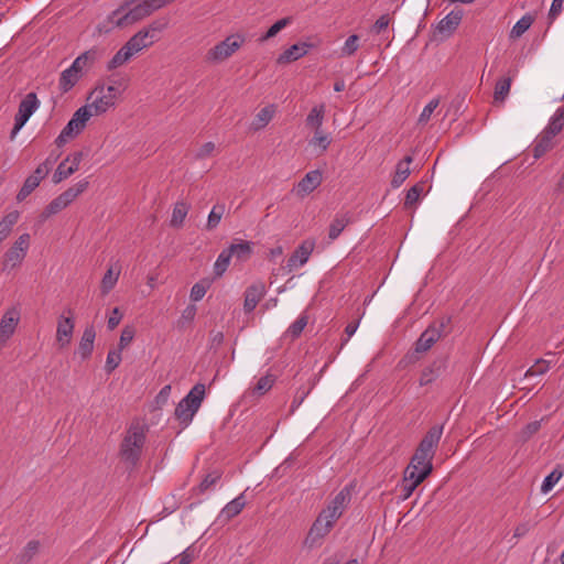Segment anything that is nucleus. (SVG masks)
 <instances>
[{"mask_svg":"<svg viewBox=\"0 0 564 564\" xmlns=\"http://www.w3.org/2000/svg\"><path fill=\"white\" fill-rule=\"evenodd\" d=\"M148 426L139 420L133 421L120 444L119 455L128 466L134 467L140 460L147 440Z\"/></svg>","mask_w":564,"mask_h":564,"instance_id":"obj_1","label":"nucleus"},{"mask_svg":"<svg viewBox=\"0 0 564 564\" xmlns=\"http://www.w3.org/2000/svg\"><path fill=\"white\" fill-rule=\"evenodd\" d=\"M205 397V384L196 383L185 398H183L175 408V416L181 424L187 426L198 409Z\"/></svg>","mask_w":564,"mask_h":564,"instance_id":"obj_2","label":"nucleus"},{"mask_svg":"<svg viewBox=\"0 0 564 564\" xmlns=\"http://www.w3.org/2000/svg\"><path fill=\"white\" fill-rule=\"evenodd\" d=\"M128 6L126 3L121 6L119 9L115 10L110 15V22L119 28L133 24L145 17H149L155 10L152 8V4L149 0H144L133 8L126 10Z\"/></svg>","mask_w":564,"mask_h":564,"instance_id":"obj_3","label":"nucleus"},{"mask_svg":"<svg viewBox=\"0 0 564 564\" xmlns=\"http://www.w3.org/2000/svg\"><path fill=\"white\" fill-rule=\"evenodd\" d=\"M451 317L443 316L432 323L419 337L415 343L414 351L417 354L426 352L443 336L449 332Z\"/></svg>","mask_w":564,"mask_h":564,"instance_id":"obj_4","label":"nucleus"},{"mask_svg":"<svg viewBox=\"0 0 564 564\" xmlns=\"http://www.w3.org/2000/svg\"><path fill=\"white\" fill-rule=\"evenodd\" d=\"M242 34H231L224 41L216 44L206 53V61L209 63H220L232 56L245 43Z\"/></svg>","mask_w":564,"mask_h":564,"instance_id":"obj_5","label":"nucleus"},{"mask_svg":"<svg viewBox=\"0 0 564 564\" xmlns=\"http://www.w3.org/2000/svg\"><path fill=\"white\" fill-rule=\"evenodd\" d=\"M336 521L321 511L306 535L305 544L310 547L321 545L322 540L332 531Z\"/></svg>","mask_w":564,"mask_h":564,"instance_id":"obj_6","label":"nucleus"},{"mask_svg":"<svg viewBox=\"0 0 564 564\" xmlns=\"http://www.w3.org/2000/svg\"><path fill=\"white\" fill-rule=\"evenodd\" d=\"M40 101L35 93H29L20 102L18 113L14 117V126L11 131V139H14L17 133L26 123L33 112L39 108Z\"/></svg>","mask_w":564,"mask_h":564,"instance_id":"obj_7","label":"nucleus"},{"mask_svg":"<svg viewBox=\"0 0 564 564\" xmlns=\"http://www.w3.org/2000/svg\"><path fill=\"white\" fill-rule=\"evenodd\" d=\"M350 500L351 491L350 488L346 486L333 498V500L322 511L328 514L330 519L338 520L343 516L345 509L348 507Z\"/></svg>","mask_w":564,"mask_h":564,"instance_id":"obj_8","label":"nucleus"},{"mask_svg":"<svg viewBox=\"0 0 564 564\" xmlns=\"http://www.w3.org/2000/svg\"><path fill=\"white\" fill-rule=\"evenodd\" d=\"M432 460L433 457L431 455L416 448L405 469L426 478L433 470Z\"/></svg>","mask_w":564,"mask_h":564,"instance_id":"obj_9","label":"nucleus"},{"mask_svg":"<svg viewBox=\"0 0 564 564\" xmlns=\"http://www.w3.org/2000/svg\"><path fill=\"white\" fill-rule=\"evenodd\" d=\"M323 181V175L319 170L307 172L304 177L294 187V192L300 197H305L316 189Z\"/></svg>","mask_w":564,"mask_h":564,"instance_id":"obj_10","label":"nucleus"},{"mask_svg":"<svg viewBox=\"0 0 564 564\" xmlns=\"http://www.w3.org/2000/svg\"><path fill=\"white\" fill-rule=\"evenodd\" d=\"M88 100H91V105L95 109V115L105 113L109 108L116 105V101L111 96L104 93V84H98L90 93Z\"/></svg>","mask_w":564,"mask_h":564,"instance_id":"obj_11","label":"nucleus"},{"mask_svg":"<svg viewBox=\"0 0 564 564\" xmlns=\"http://www.w3.org/2000/svg\"><path fill=\"white\" fill-rule=\"evenodd\" d=\"M46 176V166H37L35 171L24 181L21 189L17 195V199L19 202L24 200L40 185L41 181Z\"/></svg>","mask_w":564,"mask_h":564,"instance_id":"obj_12","label":"nucleus"},{"mask_svg":"<svg viewBox=\"0 0 564 564\" xmlns=\"http://www.w3.org/2000/svg\"><path fill=\"white\" fill-rule=\"evenodd\" d=\"M313 249L314 242L303 241L288 259L286 268L289 272H292L294 269L305 264L313 252Z\"/></svg>","mask_w":564,"mask_h":564,"instance_id":"obj_13","label":"nucleus"},{"mask_svg":"<svg viewBox=\"0 0 564 564\" xmlns=\"http://www.w3.org/2000/svg\"><path fill=\"white\" fill-rule=\"evenodd\" d=\"M265 295V285L263 282H256L248 286L245 291L243 310L246 313H251L258 303Z\"/></svg>","mask_w":564,"mask_h":564,"instance_id":"obj_14","label":"nucleus"},{"mask_svg":"<svg viewBox=\"0 0 564 564\" xmlns=\"http://www.w3.org/2000/svg\"><path fill=\"white\" fill-rule=\"evenodd\" d=\"M443 434V425L432 426L421 440L417 449L434 457L437 445Z\"/></svg>","mask_w":564,"mask_h":564,"instance_id":"obj_15","label":"nucleus"},{"mask_svg":"<svg viewBox=\"0 0 564 564\" xmlns=\"http://www.w3.org/2000/svg\"><path fill=\"white\" fill-rule=\"evenodd\" d=\"M155 42V34H150V31L140 30L131 36L124 44L132 55L141 52L143 48L151 46Z\"/></svg>","mask_w":564,"mask_h":564,"instance_id":"obj_16","label":"nucleus"},{"mask_svg":"<svg viewBox=\"0 0 564 564\" xmlns=\"http://www.w3.org/2000/svg\"><path fill=\"white\" fill-rule=\"evenodd\" d=\"M354 215L349 210L338 212L329 225L328 238L335 240L339 237L343 230L351 223H354Z\"/></svg>","mask_w":564,"mask_h":564,"instance_id":"obj_17","label":"nucleus"},{"mask_svg":"<svg viewBox=\"0 0 564 564\" xmlns=\"http://www.w3.org/2000/svg\"><path fill=\"white\" fill-rule=\"evenodd\" d=\"M445 359H435L432 364L422 370L420 377V386L424 387L434 382L445 371Z\"/></svg>","mask_w":564,"mask_h":564,"instance_id":"obj_18","label":"nucleus"},{"mask_svg":"<svg viewBox=\"0 0 564 564\" xmlns=\"http://www.w3.org/2000/svg\"><path fill=\"white\" fill-rule=\"evenodd\" d=\"M312 47L313 44L306 42L293 44L279 55L276 62L278 64H289L291 62L297 61L299 58L306 55Z\"/></svg>","mask_w":564,"mask_h":564,"instance_id":"obj_19","label":"nucleus"},{"mask_svg":"<svg viewBox=\"0 0 564 564\" xmlns=\"http://www.w3.org/2000/svg\"><path fill=\"white\" fill-rule=\"evenodd\" d=\"M100 56L101 53L98 48H90L76 57L70 66L75 67L78 74L83 76L86 70L94 66Z\"/></svg>","mask_w":564,"mask_h":564,"instance_id":"obj_20","label":"nucleus"},{"mask_svg":"<svg viewBox=\"0 0 564 564\" xmlns=\"http://www.w3.org/2000/svg\"><path fill=\"white\" fill-rule=\"evenodd\" d=\"M74 321L70 317H59L56 329V341L59 348H64L69 345L74 332Z\"/></svg>","mask_w":564,"mask_h":564,"instance_id":"obj_21","label":"nucleus"},{"mask_svg":"<svg viewBox=\"0 0 564 564\" xmlns=\"http://www.w3.org/2000/svg\"><path fill=\"white\" fill-rule=\"evenodd\" d=\"M425 479V477L414 474L413 471L404 470L403 479L400 485L401 499L406 500L411 497L416 487Z\"/></svg>","mask_w":564,"mask_h":564,"instance_id":"obj_22","label":"nucleus"},{"mask_svg":"<svg viewBox=\"0 0 564 564\" xmlns=\"http://www.w3.org/2000/svg\"><path fill=\"white\" fill-rule=\"evenodd\" d=\"M18 322L19 315L17 311L11 310L3 314L0 321V340L2 343L7 341L14 334Z\"/></svg>","mask_w":564,"mask_h":564,"instance_id":"obj_23","label":"nucleus"},{"mask_svg":"<svg viewBox=\"0 0 564 564\" xmlns=\"http://www.w3.org/2000/svg\"><path fill=\"white\" fill-rule=\"evenodd\" d=\"M246 506L245 494H240L238 497L228 502L220 511L218 519L229 521L230 519L238 516Z\"/></svg>","mask_w":564,"mask_h":564,"instance_id":"obj_24","label":"nucleus"},{"mask_svg":"<svg viewBox=\"0 0 564 564\" xmlns=\"http://www.w3.org/2000/svg\"><path fill=\"white\" fill-rule=\"evenodd\" d=\"M463 18V12L451 11L445 18H443L437 24V31L441 34L451 35L459 25Z\"/></svg>","mask_w":564,"mask_h":564,"instance_id":"obj_25","label":"nucleus"},{"mask_svg":"<svg viewBox=\"0 0 564 564\" xmlns=\"http://www.w3.org/2000/svg\"><path fill=\"white\" fill-rule=\"evenodd\" d=\"M96 338V332L93 325L87 326L84 329L83 336L79 341L78 352L83 359H87L94 349V341Z\"/></svg>","mask_w":564,"mask_h":564,"instance_id":"obj_26","label":"nucleus"},{"mask_svg":"<svg viewBox=\"0 0 564 564\" xmlns=\"http://www.w3.org/2000/svg\"><path fill=\"white\" fill-rule=\"evenodd\" d=\"M413 162V158L411 155H406L403 160H401L395 166V173L391 180V186L393 188L400 187L403 182L409 177L411 171L409 165Z\"/></svg>","mask_w":564,"mask_h":564,"instance_id":"obj_27","label":"nucleus"},{"mask_svg":"<svg viewBox=\"0 0 564 564\" xmlns=\"http://www.w3.org/2000/svg\"><path fill=\"white\" fill-rule=\"evenodd\" d=\"M554 137L555 134H549L546 129L541 132L533 145V156L535 159H540L553 148Z\"/></svg>","mask_w":564,"mask_h":564,"instance_id":"obj_28","label":"nucleus"},{"mask_svg":"<svg viewBox=\"0 0 564 564\" xmlns=\"http://www.w3.org/2000/svg\"><path fill=\"white\" fill-rule=\"evenodd\" d=\"M82 78V75L78 74V70L75 67L69 66L64 69L59 76L58 86L63 93L69 91Z\"/></svg>","mask_w":564,"mask_h":564,"instance_id":"obj_29","label":"nucleus"},{"mask_svg":"<svg viewBox=\"0 0 564 564\" xmlns=\"http://www.w3.org/2000/svg\"><path fill=\"white\" fill-rule=\"evenodd\" d=\"M325 112H326L325 104H319L317 106H314L306 117V120H305L306 127H308L313 130L321 129L323 126V122H324Z\"/></svg>","mask_w":564,"mask_h":564,"instance_id":"obj_30","label":"nucleus"},{"mask_svg":"<svg viewBox=\"0 0 564 564\" xmlns=\"http://www.w3.org/2000/svg\"><path fill=\"white\" fill-rule=\"evenodd\" d=\"M227 249L237 260L247 261L252 254V242L241 240L237 243H231Z\"/></svg>","mask_w":564,"mask_h":564,"instance_id":"obj_31","label":"nucleus"},{"mask_svg":"<svg viewBox=\"0 0 564 564\" xmlns=\"http://www.w3.org/2000/svg\"><path fill=\"white\" fill-rule=\"evenodd\" d=\"M89 185V182L87 180H82L74 186L67 188L62 194H59L61 198L66 203L68 206L72 204L82 193H84Z\"/></svg>","mask_w":564,"mask_h":564,"instance_id":"obj_32","label":"nucleus"},{"mask_svg":"<svg viewBox=\"0 0 564 564\" xmlns=\"http://www.w3.org/2000/svg\"><path fill=\"white\" fill-rule=\"evenodd\" d=\"M310 145L318 148L319 154L327 151L332 143V138L329 133H326L322 128L318 130H314V135L310 140Z\"/></svg>","mask_w":564,"mask_h":564,"instance_id":"obj_33","label":"nucleus"},{"mask_svg":"<svg viewBox=\"0 0 564 564\" xmlns=\"http://www.w3.org/2000/svg\"><path fill=\"white\" fill-rule=\"evenodd\" d=\"M275 112L274 106H267L262 108L256 116L254 120L252 121V129L253 130H260L264 128L273 118Z\"/></svg>","mask_w":564,"mask_h":564,"instance_id":"obj_34","label":"nucleus"},{"mask_svg":"<svg viewBox=\"0 0 564 564\" xmlns=\"http://www.w3.org/2000/svg\"><path fill=\"white\" fill-rule=\"evenodd\" d=\"M20 214L18 210L7 214L0 221V242L3 241L12 231L13 226L18 223Z\"/></svg>","mask_w":564,"mask_h":564,"instance_id":"obj_35","label":"nucleus"},{"mask_svg":"<svg viewBox=\"0 0 564 564\" xmlns=\"http://www.w3.org/2000/svg\"><path fill=\"white\" fill-rule=\"evenodd\" d=\"M25 254L19 250L13 249L12 247L4 253L2 260V270L13 269L21 264Z\"/></svg>","mask_w":564,"mask_h":564,"instance_id":"obj_36","label":"nucleus"},{"mask_svg":"<svg viewBox=\"0 0 564 564\" xmlns=\"http://www.w3.org/2000/svg\"><path fill=\"white\" fill-rule=\"evenodd\" d=\"M225 213L226 205L224 203H217L216 205H214L207 218L206 229L208 231L214 230L219 225Z\"/></svg>","mask_w":564,"mask_h":564,"instance_id":"obj_37","label":"nucleus"},{"mask_svg":"<svg viewBox=\"0 0 564 564\" xmlns=\"http://www.w3.org/2000/svg\"><path fill=\"white\" fill-rule=\"evenodd\" d=\"M120 275V267H117L116 269L113 267H110L107 272L105 273L102 280H101V292L104 294L109 293L116 285L118 279Z\"/></svg>","mask_w":564,"mask_h":564,"instance_id":"obj_38","label":"nucleus"},{"mask_svg":"<svg viewBox=\"0 0 564 564\" xmlns=\"http://www.w3.org/2000/svg\"><path fill=\"white\" fill-rule=\"evenodd\" d=\"M512 83L511 76H506L500 78L495 85L494 99L495 101H505L507 96L509 95L510 87Z\"/></svg>","mask_w":564,"mask_h":564,"instance_id":"obj_39","label":"nucleus"},{"mask_svg":"<svg viewBox=\"0 0 564 564\" xmlns=\"http://www.w3.org/2000/svg\"><path fill=\"white\" fill-rule=\"evenodd\" d=\"M39 541L32 540L26 543L21 553L17 556L18 564H28L39 552Z\"/></svg>","mask_w":564,"mask_h":564,"instance_id":"obj_40","label":"nucleus"},{"mask_svg":"<svg viewBox=\"0 0 564 564\" xmlns=\"http://www.w3.org/2000/svg\"><path fill=\"white\" fill-rule=\"evenodd\" d=\"M564 127V106L557 108L555 113L550 119L549 124L546 126V130L549 134H557L562 131Z\"/></svg>","mask_w":564,"mask_h":564,"instance_id":"obj_41","label":"nucleus"},{"mask_svg":"<svg viewBox=\"0 0 564 564\" xmlns=\"http://www.w3.org/2000/svg\"><path fill=\"white\" fill-rule=\"evenodd\" d=\"M133 55L131 52L127 48L126 45H123L115 55L108 62L107 69L112 70L120 66H122L124 63H127Z\"/></svg>","mask_w":564,"mask_h":564,"instance_id":"obj_42","label":"nucleus"},{"mask_svg":"<svg viewBox=\"0 0 564 564\" xmlns=\"http://www.w3.org/2000/svg\"><path fill=\"white\" fill-rule=\"evenodd\" d=\"M308 323V316L303 313L301 314L296 321H294L285 332V336H290L292 339H295L301 336L302 332L306 327Z\"/></svg>","mask_w":564,"mask_h":564,"instance_id":"obj_43","label":"nucleus"},{"mask_svg":"<svg viewBox=\"0 0 564 564\" xmlns=\"http://www.w3.org/2000/svg\"><path fill=\"white\" fill-rule=\"evenodd\" d=\"M188 205L184 202H178L175 204L172 213L171 225L173 227H181L187 216Z\"/></svg>","mask_w":564,"mask_h":564,"instance_id":"obj_44","label":"nucleus"},{"mask_svg":"<svg viewBox=\"0 0 564 564\" xmlns=\"http://www.w3.org/2000/svg\"><path fill=\"white\" fill-rule=\"evenodd\" d=\"M221 476L223 473L218 469L208 473L194 490H197L199 494L206 492L220 480Z\"/></svg>","mask_w":564,"mask_h":564,"instance_id":"obj_45","label":"nucleus"},{"mask_svg":"<svg viewBox=\"0 0 564 564\" xmlns=\"http://www.w3.org/2000/svg\"><path fill=\"white\" fill-rule=\"evenodd\" d=\"M67 207L66 203L58 195L55 197L42 212L40 218L42 221L46 220L51 216L59 213L61 210L65 209Z\"/></svg>","mask_w":564,"mask_h":564,"instance_id":"obj_46","label":"nucleus"},{"mask_svg":"<svg viewBox=\"0 0 564 564\" xmlns=\"http://www.w3.org/2000/svg\"><path fill=\"white\" fill-rule=\"evenodd\" d=\"M563 476V469L561 466H556L553 471H551L543 480L541 486V491L543 494H547L553 489V487L557 484V481Z\"/></svg>","mask_w":564,"mask_h":564,"instance_id":"obj_47","label":"nucleus"},{"mask_svg":"<svg viewBox=\"0 0 564 564\" xmlns=\"http://www.w3.org/2000/svg\"><path fill=\"white\" fill-rule=\"evenodd\" d=\"M424 187H425L424 182H419L415 185H413L411 188H409V191L406 192L405 200H404L405 208L412 207L419 202L422 193L424 192Z\"/></svg>","mask_w":564,"mask_h":564,"instance_id":"obj_48","label":"nucleus"},{"mask_svg":"<svg viewBox=\"0 0 564 564\" xmlns=\"http://www.w3.org/2000/svg\"><path fill=\"white\" fill-rule=\"evenodd\" d=\"M231 258L232 256L227 248L219 253L214 264V273L216 276H221L226 272Z\"/></svg>","mask_w":564,"mask_h":564,"instance_id":"obj_49","label":"nucleus"},{"mask_svg":"<svg viewBox=\"0 0 564 564\" xmlns=\"http://www.w3.org/2000/svg\"><path fill=\"white\" fill-rule=\"evenodd\" d=\"M533 18L530 14L523 15L512 28L510 36L513 39L520 37L525 33L533 23Z\"/></svg>","mask_w":564,"mask_h":564,"instance_id":"obj_50","label":"nucleus"},{"mask_svg":"<svg viewBox=\"0 0 564 564\" xmlns=\"http://www.w3.org/2000/svg\"><path fill=\"white\" fill-rule=\"evenodd\" d=\"M96 116L95 109L91 102L80 107L75 111L72 118H74L80 126L85 128L86 122L90 119V117Z\"/></svg>","mask_w":564,"mask_h":564,"instance_id":"obj_51","label":"nucleus"},{"mask_svg":"<svg viewBox=\"0 0 564 564\" xmlns=\"http://www.w3.org/2000/svg\"><path fill=\"white\" fill-rule=\"evenodd\" d=\"M96 116L95 109L91 102L80 107L75 111L72 118H74L80 126L85 128L86 122L90 119V117Z\"/></svg>","mask_w":564,"mask_h":564,"instance_id":"obj_52","label":"nucleus"},{"mask_svg":"<svg viewBox=\"0 0 564 564\" xmlns=\"http://www.w3.org/2000/svg\"><path fill=\"white\" fill-rule=\"evenodd\" d=\"M292 22V18L286 17L279 21H276L274 24H272L269 30L263 34L259 41L264 42L268 41L271 37H274L281 30L286 28Z\"/></svg>","mask_w":564,"mask_h":564,"instance_id":"obj_53","label":"nucleus"},{"mask_svg":"<svg viewBox=\"0 0 564 564\" xmlns=\"http://www.w3.org/2000/svg\"><path fill=\"white\" fill-rule=\"evenodd\" d=\"M359 48V36L357 34H352L347 37L344 45L340 48V56L350 57L352 56Z\"/></svg>","mask_w":564,"mask_h":564,"instance_id":"obj_54","label":"nucleus"},{"mask_svg":"<svg viewBox=\"0 0 564 564\" xmlns=\"http://www.w3.org/2000/svg\"><path fill=\"white\" fill-rule=\"evenodd\" d=\"M274 381H275L274 376H272V375L263 376L258 380V382L256 383V386L252 389V392L258 395H263L273 387Z\"/></svg>","mask_w":564,"mask_h":564,"instance_id":"obj_55","label":"nucleus"},{"mask_svg":"<svg viewBox=\"0 0 564 564\" xmlns=\"http://www.w3.org/2000/svg\"><path fill=\"white\" fill-rule=\"evenodd\" d=\"M74 174V169L68 167L66 161H62L53 174V183L58 184Z\"/></svg>","mask_w":564,"mask_h":564,"instance_id":"obj_56","label":"nucleus"},{"mask_svg":"<svg viewBox=\"0 0 564 564\" xmlns=\"http://www.w3.org/2000/svg\"><path fill=\"white\" fill-rule=\"evenodd\" d=\"M549 370H550V361L544 360V359H538L535 361V364L527 370L524 377L529 378V377H534V376H541V375L546 373Z\"/></svg>","mask_w":564,"mask_h":564,"instance_id":"obj_57","label":"nucleus"},{"mask_svg":"<svg viewBox=\"0 0 564 564\" xmlns=\"http://www.w3.org/2000/svg\"><path fill=\"white\" fill-rule=\"evenodd\" d=\"M121 362V350H110L107 355L105 370L110 375Z\"/></svg>","mask_w":564,"mask_h":564,"instance_id":"obj_58","label":"nucleus"},{"mask_svg":"<svg viewBox=\"0 0 564 564\" xmlns=\"http://www.w3.org/2000/svg\"><path fill=\"white\" fill-rule=\"evenodd\" d=\"M169 25V19L167 18H160L154 21H152L148 28L142 29V31H150V34H155V41H158V35L163 30H165Z\"/></svg>","mask_w":564,"mask_h":564,"instance_id":"obj_59","label":"nucleus"},{"mask_svg":"<svg viewBox=\"0 0 564 564\" xmlns=\"http://www.w3.org/2000/svg\"><path fill=\"white\" fill-rule=\"evenodd\" d=\"M541 429L540 421H533L528 423L520 432V440L527 442L532 435H534Z\"/></svg>","mask_w":564,"mask_h":564,"instance_id":"obj_60","label":"nucleus"},{"mask_svg":"<svg viewBox=\"0 0 564 564\" xmlns=\"http://www.w3.org/2000/svg\"><path fill=\"white\" fill-rule=\"evenodd\" d=\"M440 105V99L438 98H434L432 99L423 109V111L421 112L420 117H419V122L420 123H426L433 111L437 108V106Z\"/></svg>","mask_w":564,"mask_h":564,"instance_id":"obj_61","label":"nucleus"},{"mask_svg":"<svg viewBox=\"0 0 564 564\" xmlns=\"http://www.w3.org/2000/svg\"><path fill=\"white\" fill-rule=\"evenodd\" d=\"M134 329L130 326H126L120 335L119 349L122 350L133 340Z\"/></svg>","mask_w":564,"mask_h":564,"instance_id":"obj_62","label":"nucleus"},{"mask_svg":"<svg viewBox=\"0 0 564 564\" xmlns=\"http://www.w3.org/2000/svg\"><path fill=\"white\" fill-rule=\"evenodd\" d=\"M206 292L207 285H205L204 283H195L192 286L189 297L193 302H198L205 296Z\"/></svg>","mask_w":564,"mask_h":564,"instance_id":"obj_63","label":"nucleus"},{"mask_svg":"<svg viewBox=\"0 0 564 564\" xmlns=\"http://www.w3.org/2000/svg\"><path fill=\"white\" fill-rule=\"evenodd\" d=\"M215 149H216V145L214 142H212V141L206 142L198 149L197 153L195 154V159L203 160V159L209 158L213 155Z\"/></svg>","mask_w":564,"mask_h":564,"instance_id":"obj_64","label":"nucleus"}]
</instances>
